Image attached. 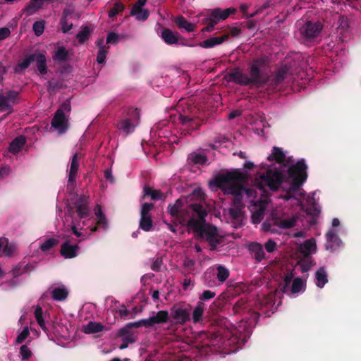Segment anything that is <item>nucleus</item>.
<instances>
[{"label":"nucleus","instance_id":"35","mask_svg":"<svg viewBox=\"0 0 361 361\" xmlns=\"http://www.w3.org/2000/svg\"><path fill=\"white\" fill-rule=\"evenodd\" d=\"M317 283L316 285L319 288H323L328 282L327 274L324 267H320L315 274Z\"/></svg>","mask_w":361,"mask_h":361},{"label":"nucleus","instance_id":"58","mask_svg":"<svg viewBox=\"0 0 361 361\" xmlns=\"http://www.w3.org/2000/svg\"><path fill=\"white\" fill-rule=\"evenodd\" d=\"M216 296V293L210 290H204L199 296V301L203 302L211 300Z\"/></svg>","mask_w":361,"mask_h":361},{"label":"nucleus","instance_id":"64","mask_svg":"<svg viewBox=\"0 0 361 361\" xmlns=\"http://www.w3.org/2000/svg\"><path fill=\"white\" fill-rule=\"evenodd\" d=\"M7 102L10 104V102L15 103L18 97V92L13 90L8 91L6 94H4Z\"/></svg>","mask_w":361,"mask_h":361},{"label":"nucleus","instance_id":"4","mask_svg":"<svg viewBox=\"0 0 361 361\" xmlns=\"http://www.w3.org/2000/svg\"><path fill=\"white\" fill-rule=\"evenodd\" d=\"M228 82H233L240 85L254 84L262 86L267 81V78L261 72V69H250V75L243 73L240 69H233L224 76Z\"/></svg>","mask_w":361,"mask_h":361},{"label":"nucleus","instance_id":"20","mask_svg":"<svg viewBox=\"0 0 361 361\" xmlns=\"http://www.w3.org/2000/svg\"><path fill=\"white\" fill-rule=\"evenodd\" d=\"M25 144L26 137L23 135H18L10 142L8 150L13 154H16L22 149Z\"/></svg>","mask_w":361,"mask_h":361},{"label":"nucleus","instance_id":"57","mask_svg":"<svg viewBox=\"0 0 361 361\" xmlns=\"http://www.w3.org/2000/svg\"><path fill=\"white\" fill-rule=\"evenodd\" d=\"M152 263L151 265L152 270H153L154 271H159L161 269V267L163 264L162 257H159V256L155 257L152 259Z\"/></svg>","mask_w":361,"mask_h":361},{"label":"nucleus","instance_id":"53","mask_svg":"<svg viewBox=\"0 0 361 361\" xmlns=\"http://www.w3.org/2000/svg\"><path fill=\"white\" fill-rule=\"evenodd\" d=\"M183 267L185 274H191L195 269V261L190 258H186L183 262Z\"/></svg>","mask_w":361,"mask_h":361},{"label":"nucleus","instance_id":"25","mask_svg":"<svg viewBox=\"0 0 361 361\" xmlns=\"http://www.w3.org/2000/svg\"><path fill=\"white\" fill-rule=\"evenodd\" d=\"M204 310L205 303L201 301H198L197 305L191 314V319H192L194 324H197L202 321Z\"/></svg>","mask_w":361,"mask_h":361},{"label":"nucleus","instance_id":"5","mask_svg":"<svg viewBox=\"0 0 361 361\" xmlns=\"http://www.w3.org/2000/svg\"><path fill=\"white\" fill-rule=\"evenodd\" d=\"M307 166L304 159H301L288 169V176L290 179V191H296L307 178Z\"/></svg>","mask_w":361,"mask_h":361},{"label":"nucleus","instance_id":"42","mask_svg":"<svg viewBox=\"0 0 361 361\" xmlns=\"http://www.w3.org/2000/svg\"><path fill=\"white\" fill-rule=\"evenodd\" d=\"M35 317L37 322V324L41 327V329L46 331L47 327L43 318V311L42 308L40 306H37L35 310Z\"/></svg>","mask_w":361,"mask_h":361},{"label":"nucleus","instance_id":"7","mask_svg":"<svg viewBox=\"0 0 361 361\" xmlns=\"http://www.w3.org/2000/svg\"><path fill=\"white\" fill-rule=\"evenodd\" d=\"M71 110V102L67 99L59 106L51 120V126L60 133H64L68 128L66 113H70Z\"/></svg>","mask_w":361,"mask_h":361},{"label":"nucleus","instance_id":"59","mask_svg":"<svg viewBox=\"0 0 361 361\" xmlns=\"http://www.w3.org/2000/svg\"><path fill=\"white\" fill-rule=\"evenodd\" d=\"M0 110H8L9 111H12L11 105L7 102L4 94L2 93H0Z\"/></svg>","mask_w":361,"mask_h":361},{"label":"nucleus","instance_id":"17","mask_svg":"<svg viewBox=\"0 0 361 361\" xmlns=\"http://www.w3.org/2000/svg\"><path fill=\"white\" fill-rule=\"evenodd\" d=\"M161 37L166 44L173 45L178 43L180 35L177 32H173L168 28H164L161 30Z\"/></svg>","mask_w":361,"mask_h":361},{"label":"nucleus","instance_id":"60","mask_svg":"<svg viewBox=\"0 0 361 361\" xmlns=\"http://www.w3.org/2000/svg\"><path fill=\"white\" fill-rule=\"evenodd\" d=\"M228 214L233 219H239L243 214L242 208L241 207H234L230 208L228 209Z\"/></svg>","mask_w":361,"mask_h":361},{"label":"nucleus","instance_id":"6","mask_svg":"<svg viewBox=\"0 0 361 361\" xmlns=\"http://www.w3.org/2000/svg\"><path fill=\"white\" fill-rule=\"evenodd\" d=\"M192 306L190 304L180 302L174 304L170 309L172 320L176 324L183 325L191 319Z\"/></svg>","mask_w":361,"mask_h":361},{"label":"nucleus","instance_id":"55","mask_svg":"<svg viewBox=\"0 0 361 361\" xmlns=\"http://www.w3.org/2000/svg\"><path fill=\"white\" fill-rule=\"evenodd\" d=\"M30 331L27 326L24 327L23 331L18 335L16 343L17 344H21L29 336Z\"/></svg>","mask_w":361,"mask_h":361},{"label":"nucleus","instance_id":"10","mask_svg":"<svg viewBox=\"0 0 361 361\" xmlns=\"http://www.w3.org/2000/svg\"><path fill=\"white\" fill-rule=\"evenodd\" d=\"M322 30V25L319 22L312 23L307 22L300 27V33L307 39H313L316 37Z\"/></svg>","mask_w":361,"mask_h":361},{"label":"nucleus","instance_id":"62","mask_svg":"<svg viewBox=\"0 0 361 361\" xmlns=\"http://www.w3.org/2000/svg\"><path fill=\"white\" fill-rule=\"evenodd\" d=\"M20 354L23 360L29 359L32 355V352L27 345H23L20 348Z\"/></svg>","mask_w":361,"mask_h":361},{"label":"nucleus","instance_id":"29","mask_svg":"<svg viewBox=\"0 0 361 361\" xmlns=\"http://www.w3.org/2000/svg\"><path fill=\"white\" fill-rule=\"evenodd\" d=\"M294 277L293 270H288L283 278V281L279 283V289L283 293H287L289 290V286L293 283Z\"/></svg>","mask_w":361,"mask_h":361},{"label":"nucleus","instance_id":"46","mask_svg":"<svg viewBox=\"0 0 361 361\" xmlns=\"http://www.w3.org/2000/svg\"><path fill=\"white\" fill-rule=\"evenodd\" d=\"M304 286V283L301 278H295L292 283V286L290 287V291L292 294H295L301 291L302 287Z\"/></svg>","mask_w":361,"mask_h":361},{"label":"nucleus","instance_id":"2","mask_svg":"<svg viewBox=\"0 0 361 361\" xmlns=\"http://www.w3.org/2000/svg\"><path fill=\"white\" fill-rule=\"evenodd\" d=\"M248 180L246 173L238 169L226 171L225 173L216 175L214 178V185L220 188L225 195H232L233 206L234 207H244L243 203V190L245 187L242 183Z\"/></svg>","mask_w":361,"mask_h":361},{"label":"nucleus","instance_id":"63","mask_svg":"<svg viewBox=\"0 0 361 361\" xmlns=\"http://www.w3.org/2000/svg\"><path fill=\"white\" fill-rule=\"evenodd\" d=\"M306 260L304 262H301V271L302 273L308 271L311 267L314 264L313 263L312 258H305Z\"/></svg>","mask_w":361,"mask_h":361},{"label":"nucleus","instance_id":"40","mask_svg":"<svg viewBox=\"0 0 361 361\" xmlns=\"http://www.w3.org/2000/svg\"><path fill=\"white\" fill-rule=\"evenodd\" d=\"M139 227L145 231H149L153 227L152 216H140Z\"/></svg>","mask_w":361,"mask_h":361},{"label":"nucleus","instance_id":"31","mask_svg":"<svg viewBox=\"0 0 361 361\" xmlns=\"http://www.w3.org/2000/svg\"><path fill=\"white\" fill-rule=\"evenodd\" d=\"M250 310L248 301L246 298H241L233 305V311L235 314L245 313Z\"/></svg>","mask_w":361,"mask_h":361},{"label":"nucleus","instance_id":"28","mask_svg":"<svg viewBox=\"0 0 361 361\" xmlns=\"http://www.w3.org/2000/svg\"><path fill=\"white\" fill-rule=\"evenodd\" d=\"M45 0H31L24 8L23 12L27 16H31L39 11L44 5Z\"/></svg>","mask_w":361,"mask_h":361},{"label":"nucleus","instance_id":"38","mask_svg":"<svg viewBox=\"0 0 361 361\" xmlns=\"http://www.w3.org/2000/svg\"><path fill=\"white\" fill-rule=\"evenodd\" d=\"M51 295L54 300L63 301L67 298L68 292L64 287H57L52 290Z\"/></svg>","mask_w":361,"mask_h":361},{"label":"nucleus","instance_id":"33","mask_svg":"<svg viewBox=\"0 0 361 361\" xmlns=\"http://www.w3.org/2000/svg\"><path fill=\"white\" fill-rule=\"evenodd\" d=\"M96 44L99 47V51L97 56V61L98 63L102 64L104 62L108 52L109 47L104 44V39H99L97 40Z\"/></svg>","mask_w":361,"mask_h":361},{"label":"nucleus","instance_id":"41","mask_svg":"<svg viewBox=\"0 0 361 361\" xmlns=\"http://www.w3.org/2000/svg\"><path fill=\"white\" fill-rule=\"evenodd\" d=\"M216 278L221 282H224L229 276V270L223 265H218L216 267Z\"/></svg>","mask_w":361,"mask_h":361},{"label":"nucleus","instance_id":"13","mask_svg":"<svg viewBox=\"0 0 361 361\" xmlns=\"http://www.w3.org/2000/svg\"><path fill=\"white\" fill-rule=\"evenodd\" d=\"M32 62H36L37 68L46 67V56L44 53H35L27 56L20 64V68H27Z\"/></svg>","mask_w":361,"mask_h":361},{"label":"nucleus","instance_id":"27","mask_svg":"<svg viewBox=\"0 0 361 361\" xmlns=\"http://www.w3.org/2000/svg\"><path fill=\"white\" fill-rule=\"evenodd\" d=\"M152 327L155 324H165L169 321V313L166 310H160L156 315L150 317Z\"/></svg>","mask_w":361,"mask_h":361},{"label":"nucleus","instance_id":"19","mask_svg":"<svg viewBox=\"0 0 361 361\" xmlns=\"http://www.w3.org/2000/svg\"><path fill=\"white\" fill-rule=\"evenodd\" d=\"M304 57L301 53H291L285 59V67L302 66Z\"/></svg>","mask_w":361,"mask_h":361},{"label":"nucleus","instance_id":"45","mask_svg":"<svg viewBox=\"0 0 361 361\" xmlns=\"http://www.w3.org/2000/svg\"><path fill=\"white\" fill-rule=\"evenodd\" d=\"M131 14L135 16L136 18L139 20H145L149 16V12L142 8H133L131 10Z\"/></svg>","mask_w":361,"mask_h":361},{"label":"nucleus","instance_id":"39","mask_svg":"<svg viewBox=\"0 0 361 361\" xmlns=\"http://www.w3.org/2000/svg\"><path fill=\"white\" fill-rule=\"evenodd\" d=\"M265 211V205L260 204L255 212H252V221L253 224H259L263 219Z\"/></svg>","mask_w":361,"mask_h":361},{"label":"nucleus","instance_id":"1","mask_svg":"<svg viewBox=\"0 0 361 361\" xmlns=\"http://www.w3.org/2000/svg\"><path fill=\"white\" fill-rule=\"evenodd\" d=\"M188 207L193 212L192 216L187 223L188 230H192L197 237L207 240L210 250H215L217 245L222 243V237L219 235L215 226L206 224L205 217L207 215L206 209L200 203H192Z\"/></svg>","mask_w":361,"mask_h":361},{"label":"nucleus","instance_id":"44","mask_svg":"<svg viewBox=\"0 0 361 361\" xmlns=\"http://www.w3.org/2000/svg\"><path fill=\"white\" fill-rule=\"evenodd\" d=\"M202 280L203 283L207 287H214L216 285L214 274L211 271H205L202 277Z\"/></svg>","mask_w":361,"mask_h":361},{"label":"nucleus","instance_id":"48","mask_svg":"<svg viewBox=\"0 0 361 361\" xmlns=\"http://www.w3.org/2000/svg\"><path fill=\"white\" fill-rule=\"evenodd\" d=\"M224 296L220 295L210 306V309L212 312H218L221 310L224 306Z\"/></svg>","mask_w":361,"mask_h":361},{"label":"nucleus","instance_id":"34","mask_svg":"<svg viewBox=\"0 0 361 361\" xmlns=\"http://www.w3.org/2000/svg\"><path fill=\"white\" fill-rule=\"evenodd\" d=\"M70 56L69 51L64 47H59L52 56L55 61H65Z\"/></svg>","mask_w":361,"mask_h":361},{"label":"nucleus","instance_id":"24","mask_svg":"<svg viewBox=\"0 0 361 361\" xmlns=\"http://www.w3.org/2000/svg\"><path fill=\"white\" fill-rule=\"evenodd\" d=\"M229 35L226 34L221 37H213L206 40H204L200 43V46L203 48H211L216 45L222 44L224 42L228 39Z\"/></svg>","mask_w":361,"mask_h":361},{"label":"nucleus","instance_id":"21","mask_svg":"<svg viewBox=\"0 0 361 361\" xmlns=\"http://www.w3.org/2000/svg\"><path fill=\"white\" fill-rule=\"evenodd\" d=\"M186 202L185 198H178L174 204H170L167 207V212L174 219L179 215L182 209L184 208L185 203Z\"/></svg>","mask_w":361,"mask_h":361},{"label":"nucleus","instance_id":"23","mask_svg":"<svg viewBox=\"0 0 361 361\" xmlns=\"http://www.w3.org/2000/svg\"><path fill=\"white\" fill-rule=\"evenodd\" d=\"M317 250L316 241L314 238L306 240L300 247V252L305 258H312L310 255Z\"/></svg>","mask_w":361,"mask_h":361},{"label":"nucleus","instance_id":"11","mask_svg":"<svg viewBox=\"0 0 361 361\" xmlns=\"http://www.w3.org/2000/svg\"><path fill=\"white\" fill-rule=\"evenodd\" d=\"M281 224V219L272 212L266 221L263 222L262 226L264 231L276 234L279 233Z\"/></svg>","mask_w":361,"mask_h":361},{"label":"nucleus","instance_id":"9","mask_svg":"<svg viewBox=\"0 0 361 361\" xmlns=\"http://www.w3.org/2000/svg\"><path fill=\"white\" fill-rule=\"evenodd\" d=\"M128 114L131 116V118H127L121 120L118 122L117 126L119 130H121L126 133H130L134 131L135 125L132 123L131 120L134 121H139L140 119V111L138 109H133L128 112Z\"/></svg>","mask_w":361,"mask_h":361},{"label":"nucleus","instance_id":"18","mask_svg":"<svg viewBox=\"0 0 361 361\" xmlns=\"http://www.w3.org/2000/svg\"><path fill=\"white\" fill-rule=\"evenodd\" d=\"M79 246L71 245L69 240L64 242L61 246L60 253L65 258H73L77 256Z\"/></svg>","mask_w":361,"mask_h":361},{"label":"nucleus","instance_id":"51","mask_svg":"<svg viewBox=\"0 0 361 361\" xmlns=\"http://www.w3.org/2000/svg\"><path fill=\"white\" fill-rule=\"evenodd\" d=\"M124 9V6L121 2H116L114 4V6L110 9L109 11V18H114L115 17L118 13L123 11Z\"/></svg>","mask_w":361,"mask_h":361},{"label":"nucleus","instance_id":"8","mask_svg":"<svg viewBox=\"0 0 361 361\" xmlns=\"http://www.w3.org/2000/svg\"><path fill=\"white\" fill-rule=\"evenodd\" d=\"M235 11L234 8H226L225 10H221L216 8L212 11L210 17L206 19V23L207 26L202 29V31L211 32L213 30L214 27L220 20L226 19L231 13Z\"/></svg>","mask_w":361,"mask_h":361},{"label":"nucleus","instance_id":"26","mask_svg":"<svg viewBox=\"0 0 361 361\" xmlns=\"http://www.w3.org/2000/svg\"><path fill=\"white\" fill-rule=\"evenodd\" d=\"M143 196L144 199L146 196H150L152 200H164L166 197V195L164 194L160 190H154L149 186H145L143 190Z\"/></svg>","mask_w":361,"mask_h":361},{"label":"nucleus","instance_id":"12","mask_svg":"<svg viewBox=\"0 0 361 361\" xmlns=\"http://www.w3.org/2000/svg\"><path fill=\"white\" fill-rule=\"evenodd\" d=\"M326 243L325 244V248L329 252H334L336 250V249L338 248L342 243V241L338 237L336 231L333 228L328 231V232L326 233Z\"/></svg>","mask_w":361,"mask_h":361},{"label":"nucleus","instance_id":"15","mask_svg":"<svg viewBox=\"0 0 361 361\" xmlns=\"http://www.w3.org/2000/svg\"><path fill=\"white\" fill-rule=\"evenodd\" d=\"M178 121L184 126L190 128L192 130L197 129L200 126L198 121H196V116L192 114H188L185 111L178 114Z\"/></svg>","mask_w":361,"mask_h":361},{"label":"nucleus","instance_id":"30","mask_svg":"<svg viewBox=\"0 0 361 361\" xmlns=\"http://www.w3.org/2000/svg\"><path fill=\"white\" fill-rule=\"evenodd\" d=\"M249 250L254 254L255 259L259 262L265 257L264 248L260 243H252L249 245Z\"/></svg>","mask_w":361,"mask_h":361},{"label":"nucleus","instance_id":"50","mask_svg":"<svg viewBox=\"0 0 361 361\" xmlns=\"http://www.w3.org/2000/svg\"><path fill=\"white\" fill-rule=\"evenodd\" d=\"M15 251V245L12 243H10L8 239L6 238V243L4 242V246L2 247L3 254L5 256H11Z\"/></svg>","mask_w":361,"mask_h":361},{"label":"nucleus","instance_id":"49","mask_svg":"<svg viewBox=\"0 0 361 361\" xmlns=\"http://www.w3.org/2000/svg\"><path fill=\"white\" fill-rule=\"evenodd\" d=\"M190 211L183 208L179 215L177 217H175L174 219L182 226H186L188 220H187V217L189 215Z\"/></svg>","mask_w":361,"mask_h":361},{"label":"nucleus","instance_id":"47","mask_svg":"<svg viewBox=\"0 0 361 361\" xmlns=\"http://www.w3.org/2000/svg\"><path fill=\"white\" fill-rule=\"evenodd\" d=\"M140 327V323L139 321L130 322L126 326L122 328L120 330V335L122 336H126L130 334L132 328H139Z\"/></svg>","mask_w":361,"mask_h":361},{"label":"nucleus","instance_id":"14","mask_svg":"<svg viewBox=\"0 0 361 361\" xmlns=\"http://www.w3.org/2000/svg\"><path fill=\"white\" fill-rule=\"evenodd\" d=\"M269 161H276L283 166H288L290 164V161L286 159V156L283 151L282 148L279 147H274L271 154L268 157Z\"/></svg>","mask_w":361,"mask_h":361},{"label":"nucleus","instance_id":"61","mask_svg":"<svg viewBox=\"0 0 361 361\" xmlns=\"http://www.w3.org/2000/svg\"><path fill=\"white\" fill-rule=\"evenodd\" d=\"M296 219L294 217L281 219V228H290L295 225Z\"/></svg>","mask_w":361,"mask_h":361},{"label":"nucleus","instance_id":"36","mask_svg":"<svg viewBox=\"0 0 361 361\" xmlns=\"http://www.w3.org/2000/svg\"><path fill=\"white\" fill-rule=\"evenodd\" d=\"M104 328V326L100 323L89 322L86 326H84L83 331L87 334H95L102 331Z\"/></svg>","mask_w":361,"mask_h":361},{"label":"nucleus","instance_id":"37","mask_svg":"<svg viewBox=\"0 0 361 361\" xmlns=\"http://www.w3.org/2000/svg\"><path fill=\"white\" fill-rule=\"evenodd\" d=\"M176 23L180 29H184L187 32H192L196 28V25L189 23L184 17L179 16L176 18Z\"/></svg>","mask_w":361,"mask_h":361},{"label":"nucleus","instance_id":"56","mask_svg":"<svg viewBox=\"0 0 361 361\" xmlns=\"http://www.w3.org/2000/svg\"><path fill=\"white\" fill-rule=\"evenodd\" d=\"M33 30L35 32V34L37 36H40L44 30V21L40 20V21H36L33 24Z\"/></svg>","mask_w":361,"mask_h":361},{"label":"nucleus","instance_id":"22","mask_svg":"<svg viewBox=\"0 0 361 361\" xmlns=\"http://www.w3.org/2000/svg\"><path fill=\"white\" fill-rule=\"evenodd\" d=\"M79 169V159L78 153H75L71 158V167L68 173V183L74 184L75 182V178Z\"/></svg>","mask_w":361,"mask_h":361},{"label":"nucleus","instance_id":"32","mask_svg":"<svg viewBox=\"0 0 361 361\" xmlns=\"http://www.w3.org/2000/svg\"><path fill=\"white\" fill-rule=\"evenodd\" d=\"M208 159L204 154L192 152L188 155V162L189 164L203 166Z\"/></svg>","mask_w":361,"mask_h":361},{"label":"nucleus","instance_id":"54","mask_svg":"<svg viewBox=\"0 0 361 361\" xmlns=\"http://www.w3.org/2000/svg\"><path fill=\"white\" fill-rule=\"evenodd\" d=\"M153 203L145 202L141 206L140 216H151L150 211L154 208Z\"/></svg>","mask_w":361,"mask_h":361},{"label":"nucleus","instance_id":"43","mask_svg":"<svg viewBox=\"0 0 361 361\" xmlns=\"http://www.w3.org/2000/svg\"><path fill=\"white\" fill-rule=\"evenodd\" d=\"M59 243V240L56 238H50L47 239L43 243L40 245V249L42 252H47L51 248L56 246Z\"/></svg>","mask_w":361,"mask_h":361},{"label":"nucleus","instance_id":"52","mask_svg":"<svg viewBox=\"0 0 361 361\" xmlns=\"http://www.w3.org/2000/svg\"><path fill=\"white\" fill-rule=\"evenodd\" d=\"M90 34V29L87 27H85L77 34L76 37L78 42L82 44L88 39Z\"/></svg>","mask_w":361,"mask_h":361},{"label":"nucleus","instance_id":"3","mask_svg":"<svg viewBox=\"0 0 361 361\" xmlns=\"http://www.w3.org/2000/svg\"><path fill=\"white\" fill-rule=\"evenodd\" d=\"M285 178L283 173L276 168L269 166L264 173L259 176L257 188L262 192V195H268L265 187L270 190H279Z\"/></svg>","mask_w":361,"mask_h":361},{"label":"nucleus","instance_id":"16","mask_svg":"<svg viewBox=\"0 0 361 361\" xmlns=\"http://www.w3.org/2000/svg\"><path fill=\"white\" fill-rule=\"evenodd\" d=\"M75 207L76 209V212L80 219L89 216L90 210L85 197H80L79 199L75 202Z\"/></svg>","mask_w":361,"mask_h":361}]
</instances>
